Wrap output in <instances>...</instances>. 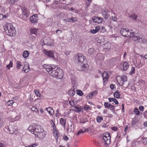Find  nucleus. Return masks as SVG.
Instances as JSON below:
<instances>
[{
	"label": "nucleus",
	"mask_w": 147,
	"mask_h": 147,
	"mask_svg": "<svg viewBox=\"0 0 147 147\" xmlns=\"http://www.w3.org/2000/svg\"><path fill=\"white\" fill-rule=\"evenodd\" d=\"M63 139L65 141L69 139L68 138L67 136L65 135L63 136Z\"/></svg>",
	"instance_id": "58"
},
{
	"label": "nucleus",
	"mask_w": 147,
	"mask_h": 147,
	"mask_svg": "<svg viewBox=\"0 0 147 147\" xmlns=\"http://www.w3.org/2000/svg\"><path fill=\"white\" fill-rule=\"evenodd\" d=\"M92 20L95 23L100 24L101 23L103 20L102 18L94 16L92 18Z\"/></svg>",
	"instance_id": "12"
},
{
	"label": "nucleus",
	"mask_w": 147,
	"mask_h": 147,
	"mask_svg": "<svg viewBox=\"0 0 147 147\" xmlns=\"http://www.w3.org/2000/svg\"><path fill=\"white\" fill-rule=\"evenodd\" d=\"M13 63L11 61L7 65L6 67L8 69H9L10 67H12Z\"/></svg>",
	"instance_id": "44"
},
{
	"label": "nucleus",
	"mask_w": 147,
	"mask_h": 147,
	"mask_svg": "<svg viewBox=\"0 0 147 147\" xmlns=\"http://www.w3.org/2000/svg\"><path fill=\"white\" fill-rule=\"evenodd\" d=\"M129 37L131 38L134 40H140L141 38L137 34H135L134 32H131Z\"/></svg>",
	"instance_id": "11"
},
{
	"label": "nucleus",
	"mask_w": 147,
	"mask_h": 147,
	"mask_svg": "<svg viewBox=\"0 0 147 147\" xmlns=\"http://www.w3.org/2000/svg\"><path fill=\"white\" fill-rule=\"evenodd\" d=\"M130 18V19L132 20H136L137 18V16L135 14L133 13L129 17Z\"/></svg>",
	"instance_id": "31"
},
{
	"label": "nucleus",
	"mask_w": 147,
	"mask_h": 147,
	"mask_svg": "<svg viewBox=\"0 0 147 147\" xmlns=\"http://www.w3.org/2000/svg\"><path fill=\"white\" fill-rule=\"evenodd\" d=\"M50 123L53 126V128L54 129H55L56 128L55 126V124L53 120H51L50 121Z\"/></svg>",
	"instance_id": "50"
},
{
	"label": "nucleus",
	"mask_w": 147,
	"mask_h": 147,
	"mask_svg": "<svg viewBox=\"0 0 147 147\" xmlns=\"http://www.w3.org/2000/svg\"><path fill=\"white\" fill-rule=\"evenodd\" d=\"M104 106L105 108H107L109 109L113 110L115 109V107L108 102H105L104 103Z\"/></svg>",
	"instance_id": "15"
},
{
	"label": "nucleus",
	"mask_w": 147,
	"mask_h": 147,
	"mask_svg": "<svg viewBox=\"0 0 147 147\" xmlns=\"http://www.w3.org/2000/svg\"><path fill=\"white\" fill-rule=\"evenodd\" d=\"M120 33L124 37H129L131 32H129L128 28H123L121 30Z\"/></svg>",
	"instance_id": "7"
},
{
	"label": "nucleus",
	"mask_w": 147,
	"mask_h": 147,
	"mask_svg": "<svg viewBox=\"0 0 147 147\" xmlns=\"http://www.w3.org/2000/svg\"><path fill=\"white\" fill-rule=\"evenodd\" d=\"M13 27V26L11 24L7 23L4 27V30L6 33H7L8 32H9L10 30Z\"/></svg>",
	"instance_id": "14"
},
{
	"label": "nucleus",
	"mask_w": 147,
	"mask_h": 147,
	"mask_svg": "<svg viewBox=\"0 0 147 147\" xmlns=\"http://www.w3.org/2000/svg\"><path fill=\"white\" fill-rule=\"evenodd\" d=\"M121 79L123 82L127 81V76L125 75H122L121 77Z\"/></svg>",
	"instance_id": "38"
},
{
	"label": "nucleus",
	"mask_w": 147,
	"mask_h": 147,
	"mask_svg": "<svg viewBox=\"0 0 147 147\" xmlns=\"http://www.w3.org/2000/svg\"><path fill=\"white\" fill-rule=\"evenodd\" d=\"M21 9L22 12V19L23 20H25L28 16V11L25 7L24 6L21 7Z\"/></svg>",
	"instance_id": "9"
},
{
	"label": "nucleus",
	"mask_w": 147,
	"mask_h": 147,
	"mask_svg": "<svg viewBox=\"0 0 147 147\" xmlns=\"http://www.w3.org/2000/svg\"><path fill=\"white\" fill-rule=\"evenodd\" d=\"M98 93V92L96 90H94L90 93L88 94L87 97H89V98H91L92 96L96 95Z\"/></svg>",
	"instance_id": "19"
},
{
	"label": "nucleus",
	"mask_w": 147,
	"mask_h": 147,
	"mask_svg": "<svg viewBox=\"0 0 147 147\" xmlns=\"http://www.w3.org/2000/svg\"><path fill=\"white\" fill-rule=\"evenodd\" d=\"M56 33L58 34H60L62 32L61 30H57L56 31Z\"/></svg>",
	"instance_id": "61"
},
{
	"label": "nucleus",
	"mask_w": 147,
	"mask_h": 147,
	"mask_svg": "<svg viewBox=\"0 0 147 147\" xmlns=\"http://www.w3.org/2000/svg\"><path fill=\"white\" fill-rule=\"evenodd\" d=\"M47 111L49 112V114L53 115L54 113V111L51 107H49L46 109Z\"/></svg>",
	"instance_id": "24"
},
{
	"label": "nucleus",
	"mask_w": 147,
	"mask_h": 147,
	"mask_svg": "<svg viewBox=\"0 0 147 147\" xmlns=\"http://www.w3.org/2000/svg\"><path fill=\"white\" fill-rule=\"evenodd\" d=\"M138 120L136 119L135 118H134L131 121V125L133 126L135 125L136 123L138 122Z\"/></svg>",
	"instance_id": "34"
},
{
	"label": "nucleus",
	"mask_w": 147,
	"mask_h": 147,
	"mask_svg": "<svg viewBox=\"0 0 147 147\" xmlns=\"http://www.w3.org/2000/svg\"><path fill=\"white\" fill-rule=\"evenodd\" d=\"M16 30L14 27L13 26L10 29L9 31V32L7 33L8 35L10 36H15L16 35Z\"/></svg>",
	"instance_id": "13"
},
{
	"label": "nucleus",
	"mask_w": 147,
	"mask_h": 147,
	"mask_svg": "<svg viewBox=\"0 0 147 147\" xmlns=\"http://www.w3.org/2000/svg\"><path fill=\"white\" fill-rule=\"evenodd\" d=\"M14 102L13 100H9L7 102L8 105L9 106H11Z\"/></svg>",
	"instance_id": "42"
},
{
	"label": "nucleus",
	"mask_w": 147,
	"mask_h": 147,
	"mask_svg": "<svg viewBox=\"0 0 147 147\" xmlns=\"http://www.w3.org/2000/svg\"><path fill=\"white\" fill-rule=\"evenodd\" d=\"M110 11L107 9H105L102 10V14L103 17L105 19H107L110 16Z\"/></svg>",
	"instance_id": "10"
},
{
	"label": "nucleus",
	"mask_w": 147,
	"mask_h": 147,
	"mask_svg": "<svg viewBox=\"0 0 147 147\" xmlns=\"http://www.w3.org/2000/svg\"><path fill=\"white\" fill-rule=\"evenodd\" d=\"M103 138L106 145L109 146L110 144L111 136L110 134L108 132L104 133L103 134Z\"/></svg>",
	"instance_id": "5"
},
{
	"label": "nucleus",
	"mask_w": 147,
	"mask_h": 147,
	"mask_svg": "<svg viewBox=\"0 0 147 147\" xmlns=\"http://www.w3.org/2000/svg\"><path fill=\"white\" fill-rule=\"evenodd\" d=\"M96 60H103L104 59V57L103 54L101 53H99L97 54L95 57Z\"/></svg>",
	"instance_id": "18"
},
{
	"label": "nucleus",
	"mask_w": 147,
	"mask_h": 147,
	"mask_svg": "<svg viewBox=\"0 0 147 147\" xmlns=\"http://www.w3.org/2000/svg\"><path fill=\"white\" fill-rule=\"evenodd\" d=\"M8 2L9 3L10 5L14 4L16 0H8Z\"/></svg>",
	"instance_id": "51"
},
{
	"label": "nucleus",
	"mask_w": 147,
	"mask_h": 147,
	"mask_svg": "<svg viewBox=\"0 0 147 147\" xmlns=\"http://www.w3.org/2000/svg\"><path fill=\"white\" fill-rule=\"evenodd\" d=\"M71 80L72 84L73 85V87L68 91V94L70 96H73L75 94V92L74 90L75 89L77 86V83L76 80L74 77H72L71 78Z\"/></svg>",
	"instance_id": "4"
},
{
	"label": "nucleus",
	"mask_w": 147,
	"mask_h": 147,
	"mask_svg": "<svg viewBox=\"0 0 147 147\" xmlns=\"http://www.w3.org/2000/svg\"><path fill=\"white\" fill-rule=\"evenodd\" d=\"M22 63L19 61H17L16 62V67L18 69L21 68L22 66Z\"/></svg>",
	"instance_id": "30"
},
{
	"label": "nucleus",
	"mask_w": 147,
	"mask_h": 147,
	"mask_svg": "<svg viewBox=\"0 0 147 147\" xmlns=\"http://www.w3.org/2000/svg\"><path fill=\"white\" fill-rule=\"evenodd\" d=\"M111 129L114 131H116L117 130V128L116 127H111Z\"/></svg>",
	"instance_id": "60"
},
{
	"label": "nucleus",
	"mask_w": 147,
	"mask_h": 147,
	"mask_svg": "<svg viewBox=\"0 0 147 147\" xmlns=\"http://www.w3.org/2000/svg\"><path fill=\"white\" fill-rule=\"evenodd\" d=\"M66 123V119L65 118H61L60 121V123L64 127H65Z\"/></svg>",
	"instance_id": "21"
},
{
	"label": "nucleus",
	"mask_w": 147,
	"mask_h": 147,
	"mask_svg": "<svg viewBox=\"0 0 147 147\" xmlns=\"http://www.w3.org/2000/svg\"><path fill=\"white\" fill-rule=\"evenodd\" d=\"M22 70L25 73H27L28 72L30 69L29 68V66L28 65H25L23 68Z\"/></svg>",
	"instance_id": "20"
},
{
	"label": "nucleus",
	"mask_w": 147,
	"mask_h": 147,
	"mask_svg": "<svg viewBox=\"0 0 147 147\" xmlns=\"http://www.w3.org/2000/svg\"><path fill=\"white\" fill-rule=\"evenodd\" d=\"M120 94L118 90H117L114 93V96L115 98H119V97Z\"/></svg>",
	"instance_id": "35"
},
{
	"label": "nucleus",
	"mask_w": 147,
	"mask_h": 147,
	"mask_svg": "<svg viewBox=\"0 0 147 147\" xmlns=\"http://www.w3.org/2000/svg\"><path fill=\"white\" fill-rule=\"evenodd\" d=\"M141 141L143 144L146 145L147 144V138L142 137V140Z\"/></svg>",
	"instance_id": "32"
},
{
	"label": "nucleus",
	"mask_w": 147,
	"mask_h": 147,
	"mask_svg": "<svg viewBox=\"0 0 147 147\" xmlns=\"http://www.w3.org/2000/svg\"><path fill=\"white\" fill-rule=\"evenodd\" d=\"M103 119V117L101 116H98L96 118L97 121L99 123H100Z\"/></svg>",
	"instance_id": "33"
},
{
	"label": "nucleus",
	"mask_w": 147,
	"mask_h": 147,
	"mask_svg": "<svg viewBox=\"0 0 147 147\" xmlns=\"http://www.w3.org/2000/svg\"><path fill=\"white\" fill-rule=\"evenodd\" d=\"M70 52H71L69 51H67L65 52V54L66 55H68L70 54Z\"/></svg>",
	"instance_id": "64"
},
{
	"label": "nucleus",
	"mask_w": 147,
	"mask_h": 147,
	"mask_svg": "<svg viewBox=\"0 0 147 147\" xmlns=\"http://www.w3.org/2000/svg\"><path fill=\"white\" fill-rule=\"evenodd\" d=\"M34 91L36 95L37 96H38L40 98H41L42 97V95L40 93H39V92L38 90H35Z\"/></svg>",
	"instance_id": "41"
},
{
	"label": "nucleus",
	"mask_w": 147,
	"mask_h": 147,
	"mask_svg": "<svg viewBox=\"0 0 147 147\" xmlns=\"http://www.w3.org/2000/svg\"><path fill=\"white\" fill-rule=\"evenodd\" d=\"M30 20L32 23L36 22L38 20V17L36 15H33L30 18Z\"/></svg>",
	"instance_id": "17"
},
{
	"label": "nucleus",
	"mask_w": 147,
	"mask_h": 147,
	"mask_svg": "<svg viewBox=\"0 0 147 147\" xmlns=\"http://www.w3.org/2000/svg\"><path fill=\"white\" fill-rule=\"evenodd\" d=\"M58 4L57 1L55 2L54 3H53L52 4V7L54 8V6H55L56 5H57Z\"/></svg>",
	"instance_id": "63"
},
{
	"label": "nucleus",
	"mask_w": 147,
	"mask_h": 147,
	"mask_svg": "<svg viewBox=\"0 0 147 147\" xmlns=\"http://www.w3.org/2000/svg\"><path fill=\"white\" fill-rule=\"evenodd\" d=\"M109 77V75L107 72L104 71L102 75V78L104 83L107 81Z\"/></svg>",
	"instance_id": "16"
},
{
	"label": "nucleus",
	"mask_w": 147,
	"mask_h": 147,
	"mask_svg": "<svg viewBox=\"0 0 147 147\" xmlns=\"http://www.w3.org/2000/svg\"><path fill=\"white\" fill-rule=\"evenodd\" d=\"M76 94L80 96H82L83 95V92L80 90H77L76 91Z\"/></svg>",
	"instance_id": "37"
},
{
	"label": "nucleus",
	"mask_w": 147,
	"mask_h": 147,
	"mask_svg": "<svg viewBox=\"0 0 147 147\" xmlns=\"http://www.w3.org/2000/svg\"><path fill=\"white\" fill-rule=\"evenodd\" d=\"M112 20L113 22H115L117 21V18L115 16H112Z\"/></svg>",
	"instance_id": "52"
},
{
	"label": "nucleus",
	"mask_w": 147,
	"mask_h": 147,
	"mask_svg": "<svg viewBox=\"0 0 147 147\" xmlns=\"http://www.w3.org/2000/svg\"><path fill=\"white\" fill-rule=\"evenodd\" d=\"M108 99L109 102H113L114 100H115V98H109Z\"/></svg>",
	"instance_id": "57"
},
{
	"label": "nucleus",
	"mask_w": 147,
	"mask_h": 147,
	"mask_svg": "<svg viewBox=\"0 0 147 147\" xmlns=\"http://www.w3.org/2000/svg\"><path fill=\"white\" fill-rule=\"evenodd\" d=\"M134 111L135 113L137 115H139L140 113V112L138 109L136 108H135Z\"/></svg>",
	"instance_id": "45"
},
{
	"label": "nucleus",
	"mask_w": 147,
	"mask_h": 147,
	"mask_svg": "<svg viewBox=\"0 0 147 147\" xmlns=\"http://www.w3.org/2000/svg\"><path fill=\"white\" fill-rule=\"evenodd\" d=\"M75 59L78 61L79 65V70L83 71L87 69L88 65L87 63V60L85 57L82 55L81 54H76L75 57Z\"/></svg>",
	"instance_id": "3"
},
{
	"label": "nucleus",
	"mask_w": 147,
	"mask_h": 147,
	"mask_svg": "<svg viewBox=\"0 0 147 147\" xmlns=\"http://www.w3.org/2000/svg\"><path fill=\"white\" fill-rule=\"evenodd\" d=\"M129 66L128 63L126 61L125 62L123 65V69L124 71L127 70L129 67Z\"/></svg>",
	"instance_id": "26"
},
{
	"label": "nucleus",
	"mask_w": 147,
	"mask_h": 147,
	"mask_svg": "<svg viewBox=\"0 0 147 147\" xmlns=\"http://www.w3.org/2000/svg\"><path fill=\"white\" fill-rule=\"evenodd\" d=\"M101 31L102 32H104L106 31V29L104 26H102L101 28Z\"/></svg>",
	"instance_id": "62"
},
{
	"label": "nucleus",
	"mask_w": 147,
	"mask_h": 147,
	"mask_svg": "<svg viewBox=\"0 0 147 147\" xmlns=\"http://www.w3.org/2000/svg\"><path fill=\"white\" fill-rule=\"evenodd\" d=\"M139 109L141 111H143L144 110V107L142 106H140L139 107Z\"/></svg>",
	"instance_id": "55"
},
{
	"label": "nucleus",
	"mask_w": 147,
	"mask_h": 147,
	"mask_svg": "<svg viewBox=\"0 0 147 147\" xmlns=\"http://www.w3.org/2000/svg\"><path fill=\"white\" fill-rule=\"evenodd\" d=\"M68 22H74L78 21V18L76 17H72L68 19Z\"/></svg>",
	"instance_id": "25"
},
{
	"label": "nucleus",
	"mask_w": 147,
	"mask_h": 147,
	"mask_svg": "<svg viewBox=\"0 0 147 147\" xmlns=\"http://www.w3.org/2000/svg\"><path fill=\"white\" fill-rule=\"evenodd\" d=\"M110 88L112 90H114L115 89V85L114 84H111L110 85Z\"/></svg>",
	"instance_id": "46"
},
{
	"label": "nucleus",
	"mask_w": 147,
	"mask_h": 147,
	"mask_svg": "<svg viewBox=\"0 0 147 147\" xmlns=\"http://www.w3.org/2000/svg\"><path fill=\"white\" fill-rule=\"evenodd\" d=\"M44 68L53 77L61 79L63 77V74L62 69L58 68L57 66L52 64H45Z\"/></svg>",
	"instance_id": "1"
},
{
	"label": "nucleus",
	"mask_w": 147,
	"mask_h": 147,
	"mask_svg": "<svg viewBox=\"0 0 147 147\" xmlns=\"http://www.w3.org/2000/svg\"><path fill=\"white\" fill-rule=\"evenodd\" d=\"M87 121V120L86 118L84 119L83 118H81L80 119V122L81 123H85Z\"/></svg>",
	"instance_id": "43"
},
{
	"label": "nucleus",
	"mask_w": 147,
	"mask_h": 147,
	"mask_svg": "<svg viewBox=\"0 0 147 147\" xmlns=\"http://www.w3.org/2000/svg\"><path fill=\"white\" fill-rule=\"evenodd\" d=\"M38 144L37 143L35 142V143L31 144V145L32 147H35L37 146Z\"/></svg>",
	"instance_id": "59"
},
{
	"label": "nucleus",
	"mask_w": 147,
	"mask_h": 147,
	"mask_svg": "<svg viewBox=\"0 0 147 147\" xmlns=\"http://www.w3.org/2000/svg\"><path fill=\"white\" fill-rule=\"evenodd\" d=\"M31 110L32 111L35 112H38V109L34 107H32L31 109Z\"/></svg>",
	"instance_id": "49"
},
{
	"label": "nucleus",
	"mask_w": 147,
	"mask_h": 147,
	"mask_svg": "<svg viewBox=\"0 0 147 147\" xmlns=\"http://www.w3.org/2000/svg\"><path fill=\"white\" fill-rule=\"evenodd\" d=\"M136 62L137 64L140 67H141L142 66V62L140 60L138 59L137 61Z\"/></svg>",
	"instance_id": "47"
},
{
	"label": "nucleus",
	"mask_w": 147,
	"mask_h": 147,
	"mask_svg": "<svg viewBox=\"0 0 147 147\" xmlns=\"http://www.w3.org/2000/svg\"><path fill=\"white\" fill-rule=\"evenodd\" d=\"M100 26H97L95 28V30L97 32L100 30Z\"/></svg>",
	"instance_id": "56"
},
{
	"label": "nucleus",
	"mask_w": 147,
	"mask_h": 147,
	"mask_svg": "<svg viewBox=\"0 0 147 147\" xmlns=\"http://www.w3.org/2000/svg\"><path fill=\"white\" fill-rule=\"evenodd\" d=\"M29 55V51H24L23 53V57L25 58H27Z\"/></svg>",
	"instance_id": "28"
},
{
	"label": "nucleus",
	"mask_w": 147,
	"mask_h": 147,
	"mask_svg": "<svg viewBox=\"0 0 147 147\" xmlns=\"http://www.w3.org/2000/svg\"><path fill=\"white\" fill-rule=\"evenodd\" d=\"M53 135L57 141V139L59 138V133L57 131L55 130L53 131Z\"/></svg>",
	"instance_id": "23"
},
{
	"label": "nucleus",
	"mask_w": 147,
	"mask_h": 147,
	"mask_svg": "<svg viewBox=\"0 0 147 147\" xmlns=\"http://www.w3.org/2000/svg\"><path fill=\"white\" fill-rule=\"evenodd\" d=\"M28 129L31 133L34 134L36 136L40 139L44 138L47 134L46 132L39 125L36 126H30Z\"/></svg>",
	"instance_id": "2"
},
{
	"label": "nucleus",
	"mask_w": 147,
	"mask_h": 147,
	"mask_svg": "<svg viewBox=\"0 0 147 147\" xmlns=\"http://www.w3.org/2000/svg\"><path fill=\"white\" fill-rule=\"evenodd\" d=\"M74 125L72 124L67 128V132H70L74 131Z\"/></svg>",
	"instance_id": "27"
},
{
	"label": "nucleus",
	"mask_w": 147,
	"mask_h": 147,
	"mask_svg": "<svg viewBox=\"0 0 147 147\" xmlns=\"http://www.w3.org/2000/svg\"><path fill=\"white\" fill-rule=\"evenodd\" d=\"M74 108L73 109L77 113H79L81 111V108L80 106H75L74 107Z\"/></svg>",
	"instance_id": "29"
},
{
	"label": "nucleus",
	"mask_w": 147,
	"mask_h": 147,
	"mask_svg": "<svg viewBox=\"0 0 147 147\" xmlns=\"http://www.w3.org/2000/svg\"><path fill=\"white\" fill-rule=\"evenodd\" d=\"M94 51V49L92 48H91L89 49L88 50V53L90 55H92L93 54Z\"/></svg>",
	"instance_id": "36"
},
{
	"label": "nucleus",
	"mask_w": 147,
	"mask_h": 147,
	"mask_svg": "<svg viewBox=\"0 0 147 147\" xmlns=\"http://www.w3.org/2000/svg\"><path fill=\"white\" fill-rule=\"evenodd\" d=\"M90 32L91 33L93 34H94L97 32L96 31L95 29L91 30H90Z\"/></svg>",
	"instance_id": "54"
},
{
	"label": "nucleus",
	"mask_w": 147,
	"mask_h": 147,
	"mask_svg": "<svg viewBox=\"0 0 147 147\" xmlns=\"http://www.w3.org/2000/svg\"><path fill=\"white\" fill-rule=\"evenodd\" d=\"M43 53L45 55L51 58H54V52L52 50H47L44 49L43 51Z\"/></svg>",
	"instance_id": "8"
},
{
	"label": "nucleus",
	"mask_w": 147,
	"mask_h": 147,
	"mask_svg": "<svg viewBox=\"0 0 147 147\" xmlns=\"http://www.w3.org/2000/svg\"><path fill=\"white\" fill-rule=\"evenodd\" d=\"M84 107V110H85L86 111L88 110H90L91 109H90V106L87 105H85Z\"/></svg>",
	"instance_id": "48"
},
{
	"label": "nucleus",
	"mask_w": 147,
	"mask_h": 147,
	"mask_svg": "<svg viewBox=\"0 0 147 147\" xmlns=\"http://www.w3.org/2000/svg\"><path fill=\"white\" fill-rule=\"evenodd\" d=\"M135 68L134 67H132L131 69V70L129 73L130 75H131L132 74L135 73Z\"/></svg>",
	"instance_id": "40"
},
{
	"label": "nucleus",
	"mask_w": 147,
	"mask_h": 147,
	"mask_svg": "<svg viewBox=\"0 0 147 147\" xmlns=\"http://www.w3.org/2000/svg\"><path fill=\"white\" fill-rule=\"evenodd\" d=\"M21 118V117L19 115L16 116L14 118V121H17L19 120Z\"/></svg>",
	"instance_id": "53"
},
{
	"label": "nucleus",
	"mask_w": 147,
	"mask_h": 147,
	"mask_svg": "<svg viewBox=\"0 0 147 147\" xmlns=\"http://www.w3.org/2000/svg\"><path fill=\"white\" fill-rule=\"evenodd\" d=\"M86 131L85 129L84 130H83L82 129H80L79 131H78L77 133L76 134V135L78 136V135H79V134H81L85 133Z\"/></svg>",
	"instance_id": "39"
},
{
	"label": "nucleus",
	"mask_w": 147,
	"mask_h": 147,
	"mask_svg": "<svg viewBox=\"0 0 147 147\" xmlns=\"http://www.w3.org/2000/svg\"><path fill=\"white\" fill-rule=\"evenodd\" d=\"M17 129V127L14 125H10L4 128V130L10 134H13Z\"/></svg>",
	"instance_id": "6"
},
{
	"label": "nucleus",
	"mask_w": 147,
	"mask_h": 147,
	"mask_svg": "<svg viewBox=\"0 0 147 147\" xmlns=\"http://www.w3.org/2000/svg\"><path fill=\"white\" fill-rule=\"evenodd\" d=\"M38 30V29L37 28H32L30 30V32L31 34H34L36 35Z\"/></svg>",
	"instance_id": "22"
}]
</instances>
